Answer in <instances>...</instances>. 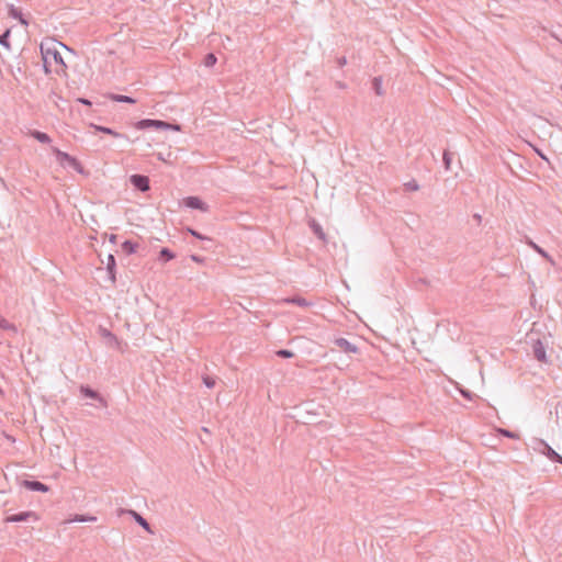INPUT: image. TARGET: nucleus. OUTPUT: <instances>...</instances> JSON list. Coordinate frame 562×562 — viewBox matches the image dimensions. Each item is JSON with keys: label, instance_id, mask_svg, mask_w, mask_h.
<instances>
[{"label": "nucleus", "instance_id": "2f4dec72", "mask_svg": "<svg viewBox=\"0 0 562 562\" xmlns=\"http://www.w3.org/2000/svg\"><path fill=\"white\" fill-rule=\"evenodd\" d=\"M559 460H560V462H562V458H560Z\"/></svg>", "mask_w": 562, "mask_h": 562}, {"label": "nucleus", "instance_id": "ddd939ff", "mask_svg": "<svg viewBox=\"0 0 562 562\" xmlns=\"http://www.w3.org/2000/svg\"><path fill=\"white\" fill-rule=\"evenodd\" d=\"M160 258L165 261H169L175 258V255L167 248L160 250Z\"/></svg>", "mask_w": 562, "mask_h": 562}, {"label": "nucleus", "instance_id": "bb28decb", "mask_svg": "<svg viewBox=\"0 0 562 562\" xmlns=\"http://www.w3.org/2000/svg\"><path fill=\"white\" fill-rule=\"evenodd\" d=\"M114 266H115L114 257H113L112 255H110V256H109V263H108V268L111 270Z\"/></svg>", "mask_w": 562, "mask_h": 562}, {"label": "nucleus", "instance_id": "20e7f679", "mask_svg": "<svg viewBox=\"0 0 562 562\" xmlns=\"http://www.w3.org/2000/svg\"><path fill=\"white\" fill-rule=\"evenodd\" d=\"M29 519L38 520V516L34 512H23L20 514L10 515L5 518L7 522L26 521Z\"/></svg>", "mask_w": 562, "mask_h": 562}, {"label": "nucleus", "instance_id": "5701e85b", "mask_svg": "<svg viewBox=\"0 0 562 562\" xmlns=\"http://www.w3.org/2000/svg\"><path fill=\"white\" fill-rule=\"evenodd\" d=\"M81 392H82L86 396H88V397H91V398L97 397V393H95L94 391L90 390V389H83V387H82V389H81Z\"/></svg>", "mask_w": 562, "mask_h": 562}, {"label": "nucleus", "instance_id": "1a4fd4ad", "mask_svg": "<svg viewBox=\"0 0 562 562\" xmlns=\"http://www.w3.org/2000/svg\"><path fill=\"white\" fill-rule=\"evenodd\" d=\"M533 353H535V357L537 358V360L541 361V362H546L547 361V353H546V349H544V346L541 341H537L533 346Z\"/></svg>", "mask_w": 562, "mask_h": 562}, {"label": "nucleus", "instance_id": "9b49d317", "mask_svg": "<svg viewBox=\"0 0 562 562\" xmlns=\"http://www.w3.org/2000/svg\"><path fill=\"white\" fill-rule=\"evenodd\" d=\"M97 520V517L94 516H85V515H75L72 519L69 521H76V522H93Z\"/></svg>", "mask_w": 562, "mask_h": 562}, {"label": "nucleus", "instance_id": "cd10ccee", "mask_svg": "<svg viewBox=\"0 0 562 562\" xmlns=\"http://www.w3.org/2000/svg\"><path fill=\"white\" fill-rule=\"evenodd\" d=\"M78 101H79V102H81V103H83V104H86V105H90V104H91V103H90V101H89V100H87V99H82V98H80V99H78Z\"/></svg>", "mask_w": 562, "mask_h": 562}, {"label": "nucleus", "instance_id": "412c9836", "mask_svg": "<svg viewBox=\"0 0 562 562\" xmlns=\"http://www.w3.org/2000/svg\"><path fill=\"white\" fill-rule=\"evenodd\" d=\"M115 101H119V102H127V103H134L135 100H133L132 98L127 97V95H115L113 98Z\"/></svg>", "mask_w": 562, "mask_h": 562}, {"label": "nucleus", "instance_id": "c85d7f7f", "mask_svg": "<svg viewBox=\"0 0 562 562\" xmlns=\"http://www.w3.org/2000/svg\"><path fill=\"white\" fill-rule=\"evenodd\" d=\"M189 232H190L193 236H195V237H198V238H203L199 233H196V232H195V231H193V229H189Z\"/></svg>", "mask_w": 562, "mask_h": 562}, {"label": "nucleus", "instance_id": "f3484780", "mask_svg": "<svg viewBox=\"0 0 562 562\" xmlns=\"http://www.w3.org/2000/svg\"><path fill=\"white\" fill-rule=\"evenodd\" d=\"M216 60L217 59H216L214 54H207L205 59H204V65L206 67H212V66H214L216 64Z\"/></svg>", "mask_w": 562, "mask_h": 562}, {"label": "nucleus", "instance_id": "aec40b11", "mask_svg": "<svg viewBox=\"0 0 562 562\" xmlns=\"http://www.w3.org/2000/svg\"><path fill=\"white\" fill-rule=\"evenodd\" d=\"M498 431L503 435V436H506L508 438H512V439H519V435L515 434V432H512L509 430H506V429H498Z\"/></svg>", "mask_w": 562, "mask_h": 562}, {"label": "nucleus", "instance_id": "a878e982", "mask_svg": "<svg viewBox=\"0 0 562 562\" xmlns=\"http://www.w3.org/2000/svg\"><path fill=\"white\" fill-rule=\"evenodd\" d=\"M9 35V32H7L5 34H3L2 36H0V44L4 45V46H9L8 43H7V37Z\"/></svg>", "mask_w": 562, "mask_h": 562}, {"label": "nucleus", "instance_id": "393cba45", "mask_svg": "<svg viewBox=\"0 0 562 562\" xmlns=\"http://www.w3.org/2000/svg\"><path fill=\"white\" fill-rule=\"evenodd\" d=\"M291 302L300 305V306H307V302L304 300V299H295V300H292Z\"/></svg>", "mask_w": 562, "mask_h": 562}, {"label": "nucleus", "instance_id": "4468645a", "mask_svg": "<svg viewBox=\"0 0 562 562\" xmlns=\"http://www.w3.org/2000/svg\"><path fill=\"white\" fill-rule=\"evenodd\" d=\"M532 247H533V249H535L538 254H540L542 257H544L547 260H549L552 265H554L553 259H552V258H551V257H550V256H549V255H548V254H547L542 248H540V247H539L538 245H536V244H532Z\"/></svg>", "mask_w": 562, "mask_h": 562}, {"label": "nucleus", "instance_id": "423d86ee", "mask_svg": "<svg viewBox=\"0 0 562 562\" xmlns=\"http://www.w3.org/2000/svg\"><path fill=\"white\" fill-rule=\"evenodd\" d=\"M183 204L190 209H196L203 212L207 211V205L198 196H188L183 199Z\"/></svg>", "mask_w": 562, "mask_h": 562}, {"label": "nucleus", "instance_id": "dca6fc26", "mask_svg": "<svg viewBox=\"0 0 562 562\" xmlns=\"http://www.w3.org/2000/svg\"><path fill=\"white\" fill-rule=\"evenodd\" d=\"M532 247H533V249H535L538 254H540L542 257H544L547 260H549L552 265H554L553 259H552V258H551V257H550V256H549V255H548V254H547L542 248H540V247H539L538 245H536V244H532Z\"/></svg>", "mask_w": 562, "mask_h": 562}, {"label": "nucleus", "instance_id": "f03ea898", "mask_svg": "<svg viewBox=\"0 0 562 562\" xmlns=\"http://www.w3.org/2000/svg\"><path fill=\"white\" fill-rule=\"evenodd\" d=\"M53 151H54L56 159L60 166L68 165L71 168H74L76 171H78L79 173L83 172V167L77 158L70 156L69 154H67L65 151L59 150L58 148H54Z\"/></svg>", "mask_w": 562, "mask_h": 562}, {"label": "nucleus", "instance_id": "6e6552de", "mask_svg": "<svg viewBox=\"0 0 562 562\" xmlns=\"http://www.w3.org/2000/svg\"><path fill=\"white\" fill-rule=\"evenodd\" d=\"M22 486L27 488V490H31V491H38V492H42V493H46L49 491L48 486L38 482V481H23L22 483Z\"/></svg>", "mask_w": 562, "mask_h": 562}, {"label": "nucleus", "instance_id": "6ab92c4d", "mask_svg": "<svg viewBox=\"0 0 562 562\" xmlns=\"http://www.w3.org/2000/svg\"><path fill=\"white\" fill-rule=\"evenodd\" d=\"M95 128H97L98 131H100V132H103V133H105V134L112 135V136H114V137H119V136H120V134H119V133H116V132H114V131H112L111 128H108V127H103V126H95Z\"/></svg>", "mask_w": 562, "mask_h": 562}, {"label": "nucleus", "instance_id": "a211bd4d", "mask_svg": "<svg viewBox=\"0 0 562 562\" xmlns=\"http://www.w3.org/2000/svg\"><path fill=\"white\" fill-rule=\"evenodd\" d=\"M404 186L407 191H417L419 189V186L415 180L408 181Z\"/></svg>", "mask_w": 562, "mask_h": 562}, {"label": "nucleus", "instance_id": "2eb2a0df", "mask_svg": "<svg viewBox=\"0 0 562 562\" xmlns=\"http://www.w3.org/2000/svg\"><path fill=\"white\" fill-rule=\"evenodd\" d=\"M532 247H533V249H535L538 254H540L542 257H544L547 260H549L552 265H554L553 259H552V258H551V257H550V256H549V255H548V254H547L542 248H540V247H539L538 245H536V244H532Z\"/></svg>", "mask_w": 562, "mask_h": 562}, {"label": "nucleus", "instance_id": "7c9ffc66", "mask_svg": "<svg viewBox=\"0 0 562 562\" xmlns=\"http://www.w3.org/2000/svg\"><path fill=\"white\" fill-rule=\"evenodd\" d=\"M192 259H193L194 261H196V262H200V259H199L198 257H195V256H193V257H192Z\"/></svg>", "mask_w": 562, "mask_h": 562}, {"label": "nucleus", "instance_id": "c756f323", "mask_svg": "<svg viewBox=\"0 0 562 562\" xmlns=\"http://www.w3.org/2000/svg\"><path fill=\"white\" fill-rule=\"evenodd\" d=\"M315 232L317 233V235L321 237V238H324V234L323 232L321 231V228H316Z\"/></svg>", "mask_w": 562, "mask_h": 562}, {"label": "nucleus", "instance_id": "9d476101", "mask_svg": "<svg viewBox=\"0 0 562 562\" xmlns=\"http://www.w3.org/2000/svg\"><path fill=\"white\" fill-rule=\"evenodd\" d=\"M32 137H34L35 139H37L38 142L41 143H50V137L46 134V133H43V132H40V131H33L31 133Z\"/></svg>", "mask_w": 562, "mask_h": 562}, {"label": "nucleus", "instance_id": "b1692460", "mask_svg": "<svg viewBox=\"0 0 562 562\" xmlns=\"http://www.w3.org/2000/svg\"><path fill=\"white\" fill-rule=\"evenodd\" d=\"M136 520L139 522L140 526H143L145 529H149L148 527V524L146 522V520L140 517L139 515H136Z\"/></svg>", "mask_w": 562, "mask_h": 562}, {"label": "nucleus", "instance_id": "f8f14e48", "mask_svg": "<svg viewBox=\"0 0 562 562\" xmlns=\"http://www.w3.org/2000/svg\"><path fill=\"white\" fill-rule=\"evenodd\" d=\"M136 247H137V246H136L135 244H133L132 241H128V240H127V241H124V243L122 244V248H123V250H125L127 254H133V252H135V251H136Z\"/></svg>", "mask_w": 562, "mask_h": 562}, {"label": "nucleus", "instance_id": "f257e3e1", "mask_svg": "<svg viewBox=\"0 0 562 562\" xmlns=\"http://www.w3.org/2000/svg\"><path fill=\"white\" fill-rule=\"evenodd\" d=\"M60 49H68L63 43L54 38H45L40 44L43 68L46 75H67V65L63 59Z\"/></svg>", "mask_w": 562, "mask_h": 562}, {"label": "nucleus", "instance_id": "39448f33", "mask_svg": "<svg viewBox=\"0 0 562 562\" xmlns=\"http://www.w3.org/2000/svg\"><path fill=\"white\" fill-rule=\"evenodd\" d=\"M130 180L131 183L140 191L145 192L149 190V179L146 176L133 175Z\"/></svg>", "mask_w": 562, "mask_h": 562}, {"label": "nucleus", "instance_id": "7ed1b4c3", "mask_svg": "<svg viewBox=\"0 0 562 562\" xmlns=\"http://www.w3.org/2000/svg\"><path fill=\"white\" fill-rule=\"evenodd\" d=\"M136 127L139 128V130H144V128H148V127H154V128H158V130H172V131H176V132H179L181 130L180 125L170 124V123H167L165 121L150 120V119H146V120L139 121L136 124Z\"/></svg>", "mask_w": 562, "mask_h": 562}, {"label": "nucleus", "instance_id": "4be33fe9", "mask_svg": "<svg viewBox=\"0 0 562 562\" xmlns=\"http://www.w3.org/2000/svg\"><path fill=\"white\" fill-rule=\"evenodd\" d=\"M278 356L282 357V358H292L294 356V353L290 350H279L277 352Z\"/></svg>", "mask_w": 562, "mask_h": 562}, {"label": "nucleus", "instance_id": "0eeeda50", "mask_svg": "<svg viewBox=\"0 0 562 562\" xmlns=\"http://www.w3.org/2000/svg\"><path fill=\"white\" fill-rule=\"evenodd\" d=\"M335 344L337 347L340 348V350L347 353H357L359 351L357 346L352 345L345 338H337L335 340Z\"/></svg>", "mask_w": 562, "mask_h": 562}]
</instances>
